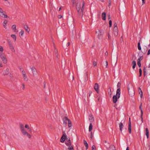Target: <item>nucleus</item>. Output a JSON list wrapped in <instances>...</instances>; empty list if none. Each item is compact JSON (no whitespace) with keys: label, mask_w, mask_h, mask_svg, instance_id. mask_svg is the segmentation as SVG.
Returning <instances> with one entry per match:
<instances>
[{"label":"nucleus","mask_w":150,"mask_h":150,"mask_svg":"<svg viewBox=\"0 0 150 150\" xmlns=\"http://www.w3.org/2000/svg\"><path fill=\"white\" fill-rule=\"evenodd\" d=\"M85 2L84 1H83L82 6L81 8L80 6V3L79 1L76 4V8L78 14L79 16H81V17L83 16V12L84 11L83 6L85 5Z\"/></svg>","instance_id":"nucleus-1"},{"label":"nucleus","mask_w":150,"mask_h":150,"mask_svg":"<svg viewBox=\"0 0 150 150\" xmlns=\"http://www.w3.org/2000/svg\"><path fill=\"white\" fill-rule=\"evenodd\" d=\"M19 127L23 135H26L29 138H30L32 136L28 133L25 130L24 128V126L21 123L19 125Z\"/></svg>","instance_id":"nucleus-2"},{"label":"nucleus","mask_w":150,"mask_h":150,"mask_svg":"<svg viewBox=\"0 0 150 150\" xmlns=\"http://www.w3.org/2000/svg\"><path fill=\"white\" fill-rule=\"evenodd\" d=\"M121 92L120 91V89H117L116 91V93L115 95H114L113 97V102L115 103L117 101L118 99H119L120 97Z\"/></svg>","instance_id":"nucleus-3"},{"label":"nucleus","mask_w":150,"mask_h":150,"mask_svg":"<svg viewBox=\"0 0 150 150\" xmlns=\"http://www.w3.org/2000/svg\"><path fill=\"white\" fill-rule=\"evenodd\" d=\"M128 89L129 95L131 96H133L135 94V91L133 86L132 84L129 85Z\"/></svg>","instance_id":"nucleus-4"},{"label":"nucleus","mask_w":150,"mask_h":150,"mask_svg":"<svg viewBox=\"0 0 150 150\" xmlns=\"http://www.w3.org/2000/svg\"><path fill=\"white\" fill-rule=\"evenodd\" d=\"M0 58L1 59L3 63L6 64L7 63V59L6 55L4 53L0 52Z\"/></svg>","instance_id":"nucleus-5"},{"label":"nucleus","mask_w":150,"mask_h":150,"mask_svg":"<svg viewBox=\"0 0 150 150\" xmlns=\"http://www.w3.org/2000/svg\"><path fill=\"white\" fill-rule=\"evenodd\" d=\"M118 28L117 26V24L115 23L114 25L113 34L115 36H117L118 34Z\"/></svg>","instance_id":"nucleus-6"},{"label":"nucleus","mask_w":150,"mask_h":150,"mask_svg":"<svg viewBox=\"0 0 150 150\" xmlns=\"http://www.w3.org/2000/svg\"><path fill=\"white\" fill-rule=\"evenodd\" d=\"M0 16L3 18H6L7 17L6 13L0 7Z\"/></svg>","instance_id":"nucleus-7"},{"label":"nucleus","mask_w":150,"mask_h":150,"mask_svg":"<svg viewBox=\"0 0 150 150\" xmlns=\"http://www.w3.org/2000/svg\"><path fill=\"white\" fill-rule=\"evenodd\" d=\"M22 74L23 75V80L25 81H28V79L26 76V72L23 70L22 71Z\"/></svg>","instance_id":"nucleus-8"},{"label":"nucleus","mask_w":150,"mask_h":150,"mask_svg":"<svg viewBox=\"0 0 150 150\" xmlns=\"http://www.w3.org/2000/svg\"><path fill=\"white\" fill-rule=\"evenodd\" d=\"M96 33L98 37L100 38L102 35L103 31L101 30L97 29L96 31Z\"/></svg>","instance_id":"nucleus-9"},{"label":"nucleus","mask_w":150,"mask_h":150,"mask_svg":"<svg viewBox=\"0 0 150 150\" xmlns=\"http://www.w3.org/2000/svg\"><path fill=\"white\" fill-rule=\"evenodd\" d=\"M30 69L32 71L33 76H35L36 75L37 73V71L35 67H31Z\"/></svg>","instance_id":"nucleus-10"},{"label":"nucleus","mask_w":150,"mask_h":150,"mask_svg":"<svg viewBox=\"0 0 150 150\" xmlns=\"http://www.w3.org/2000/svg\"><path fill=\"white\" fill-rule=\"evenodd\" d=\"M63 133V134L60 140L61 142L62 143H63L64 142L65 140H66V139H67V136L64 132Z\"/></svg>","instance_id":"nucleus-11"},{"label":"nucleus","mask_w":150,"mask_h":150,"mask_svg":"<svg viewBox=\"0 0 150 150\" xmlns=\"http://www.w3.org/2000/svg\"><path fill=\"white\" fill-rule=\"evenodd\" d=\"M8 43L9 47V48L13 52H15V50L12 42L10 41H8Z\"/></svg>","instance_id":"nucleus-12"},{"label":"nucleus","mask_w":150,"mask_h":150,"mask_svg":"<svg viewBox=\"0 0 150 150\" xmlns=\"http://www.w3.org/2000/svg\"><path fill=\"white\" fill-rule=\"evenodd\" d=\"M88 119L91 122H92L94 121V117L92 114H91L89 115Z\"/></svg>","instance_id":"nucleus-13"},{"label":"nucleus","mask_w":150,"mask_h":150,"mask_svg":"<svg viewBox=\"0 0 150 150\" xmlns=\"http://www.w3.org/2000/svg\"><path fill=\"white\" fill-rule=\"evenodd\" d=\"M94 89L97 93H99V86L98 83H95L94 86Z\"/></svg>","instance_id":"nucleus-14"},{"label":"nucleus","mask_w":150,"mask_h":150,"mask_svg":"<svg viewBox=\"0 0 150 150\" xmlns=\"http://www.w3.org/2000/svg\"><path fill=\"white\" fill-rule=\"evenodd\" d=\"M70 120L67 117L65 116L63 119V124H64L65 125H66L67 123L69 122V121Z\"/></svg>","instance_id":"nucleus-15"},{"label":"nucleus","mask_w":150,"mask_h":150,"mask_svg":"<svg viewBox=\"0 0 150 150\" xmlns=\"http://www.w3.org/2000/svg\"><path fill=\"white\" fill-rule=\"evenodd\" d=\"M65 144L67 146L72 145L70 139H68L67 138L66 139Z\"/></svg>","instance_id":"nucleus-16"},{"label":"nucleus","mask_w":150,"mask_h":150,"mask_svg":"<svg viewBox=\"0 0 150 150\" xmlns=\"http://www.w3.org/2000/svg\"><path fill=\"white\" fill-rule=\"evenodd\" d=\"M9 69L8 68H6V69L3 71V74L4 76L8 75L9 73Z\"/></svg>","instance_id":"nucleus-17"},{"label":"nucleus","mask_w":150,"mask_h":150,"mask_svg":"<svg viewBox=\"0 0 150 150\" xmlns=\"http://www.w3.org/2000/svg\"><path fill=\"white\" fill-rule=\"evenodd\" d=\"M128 130L130 134L131 133V124L130 121V118H129V127H128Z\"/></svg>","instance_id":"nucleus-18"},{"label":"nucleus","mask_w":150,"mask_h":150,"mask_svg":"<svg viewBox=\"0 0 150 150\" xmlns=\"http://www.w3.org/2000/svg\"><path fill=\"white\" fill-rule=\"evenodd\" d=\"M108 150H115V148L113 145H110L109 148H108Z\"/></svg>","instance_id":"nucleus-19"},{"label":"nucleus","mask_w":150,"mask_h":150,"mask_svg":"<svg viewBox=\"0 0 150 150\" xmlns=\"http://www.w3.org/2000/svg\"><path fill=\"white\" fill-rule=\"evenodd\" d=\"M24 28L27 33H29V32L30 31V29L27 25H24Z\"/></svg>","instance_id":"nucleus-20"},{"label":"nucleus","mask_w":150,"mask_h":150,"mask_svg":"<svg viewBox=\"0 0 150 150\" xmlns=\"http://www.w3.org/2000/svg\"><path fill=\"white\" fill-rule=\"evenodd\" d=\"M24 33V31L23 30H21L19 33V36L20 38H21L23 36V35Z\"/></svg>","instance_id":"nucleus-21"},{"label":"nucleus","mask_w":150,"mask_h":150,"mask_svg":"<svg viewBox=\"0 0 150 150\" xmlns=\"http://www.w3.org/2000/svg\"><path fill=\"white\" fill-rule=\"evenodd\" d=\"M106 14L105 12H103L102 14V18L103 20H106Z\"/></svg>","instance_id":"nucleus-22"},{"label":"nucleus","mask_w":150,"mask_h":150,"mask_svg":"<svg viewBox=\"0 0 150 150\" xmlns=\"http://www.w3.org/2000/svg\"><path fill=\"white\" fill-rule=\"evenodd\" d=\"M12 29L13 30V31L15 32H17V31H16V25H13L12 26Z\"/></svg>","instance_id":"nucleus-23"},{"label":"nucleus","mask_w":150,"mask_h":150,"mask_svg":"<svg viewBox=\"0 0 150 150\" xmlns=\"http://www.w3.org/2000/svg\"><path fill=\"white\" fill-rule=\"evenodd\" d=\"M7 21L6 20H5L3 22V26L4 27V28L6 29L7 28L6 24L7 23Z\"/></svg>","instance_id":"nucleus-24"},{"label":"nucleus","mask_w":150,"mask_h":150,"mask_svg":"<svg viewBox=\"0 0 150 150\" xmlns=\"http://www.w3.org/2000/svg\"><path fill=\"white\" fill-rule=\"evenodd\" d=\"M119 126L120 130L121 132H122V129L123 127V124L122 122H120L119 124Z\"/></svg>","instance_id":"nucleus-25"},{"label":"nucleus","mask_w":150,"mask_h":150,"mask_svg":"<svg viewBox=\"0 0 150 150\" xmlns=\"http://www.w3.org/2000/svg\"><path fill=\"white\" fill-rule=\"evenodd\" d=\"M25 128L28 129V131L29 132H31V129L29 127V126L28 125V124L25 125Z\"/></svg>","instance_id":"nucleus-26"},{"label":"nucleus","mask_w":150,"mask_h":150,"mask_svg":"<svg viewBox=\"0 0 150 150\" xmlns=\"http://www.w3.org/2000/svg\"><path fill=\"white\" fill-rule=\"evenodd\" d=\"M84 145L86 147V149H87L88 148V145L86 141L85 140H83Z\"/></svg>","instance_id":"nucleus-27"},{"label":"nucleus","mask_w":150,"mask_h":150,"mask_svg":"<svg viewBox=\"0 0 150 150\" xmlns=\"http://www.w3.org/2000/svg\"><path fill=\"white\" fill-rule=\"evenodd\" d=\"M11 37L15 41L16 40V36L14 34H12L11 35Z\"/></svg>","instance_id":"nucleus-28"},{"label":"nucleus","mask_w":150,"mask_h":150,"mask_svg":"<svg viewBox=\"0 0 150 150\" xmlns=\"http://www.w3.org/2000/svg\"><path fill=\"white\" fill-rule=\"evenodd\" d=\"M93 128V125L91 123H90L89 125V132H91Z\"/></svg>","instance_id":"nucleus-29"},{"label":"nucleus","mask_w":150,"mask_h":150,"mask_svg":"<svg viewBox=\"0 0 150 150\" xmlns=\"http://www.w3.org/2000/svg\"><path fill=\"white\" fill-rule=\"evenodd\" d=\"M68 150H74V148L72 145L68 146Z\"/></svg>","instance_id":"nucleus-30"},{"label":"nucleus","mask_w":150,"mask_h":150,"mask_svg":"<svg viewBox=\"0 0 150 150\" xmlns=\"http://www.w3.org/2000/svg\"><path fill=\"white\" fill-rule=\"evenodd\" d=\"M132 68L134 69L136 65V62L135 61H133L132 62Z\"/></svg>","instance_id":"nucleus-31"},{"label":"nucleus","mask_w":150,"mask_h":150,"mask_svg":"<svg viewBox=\"0 0 150 150\" xmlns=\"http://www.w3.org/2000/svg\"><path fill=\"white\" fill-rule=\"evenodd\" d=\"M141 118L142 122V123H143V117H142L143 111H142V109H141Z\"/></svg>","instance_id":"nucleus-32"},{"label":"nucleus","mask_w":150,"mask_h":150,"mask_svg":"<svg viewBox=\"0 0 150 150\" xmlns=\"http://www.w3.org/2000/svg\"><path fill=\"white\" fill-rule=\"evenodd\" d=\"M121 86V83L120 82H118L117 85V87L118 88L117 89H120V86Z\"/></svg>","instance_id":"nucleus-33"},{"label":"nucleus","mask_w":150,"mask_h":150,"mask_svg":"<svg viewBox=\"0 0 150 150\" xmlns=\"http://www.w3.org/2000/svg\"><path fill=\"white\" fill-rule=\"evenodd\" d=\"M68 123V127H71L72 126V124H71V121L70 120V121H69V122Z\"/></svg>","instance_id":"nucleus-34"},{"label":"nucleus","mask_w":150,"mask_h":150,"mask_svg":"<svg viewBox=\"0 0 150 150\" xmlns=\"http://www.w3.org/2000/svg\"><path fill=\"white\" fill-rule=\"evenodd\" d=\"M4 50L3 47L0 45V52H2L4 51Z\"/></svg>","instance_id":"nucleus-35"},{"label":"nucleus","mask_w":150,"mask_h":150,"mask_svg":"<svg viewBox=\"0 0 150 150\" xmlns=\"http://www.w3.org/2000/svg\"><path fill=\"white\" fill-rule=\"evenodd\" d=\"M138 50H140L141 49V48L140 45V42H138Z\"/></svg>","instance_id":"nucleus-36"},{"label":"nucleus","mask_w":150,"mask_h":150,"mask_svg":"<svg viewBox=\"0 0 150 150\" xmlns=\"http://www.w3.org/2000/svg\"><path fill=\"white\" fill-rule=\"evenodd\" d=\"M146 135L149 134V131L147 128H146Z\"/></svg>","instance_id":"nucleus-37"},{"label":"nucleus","mask_w":150,"mask_h":150,"mask_svg":"<svg viewBox=\"0 0 150 150\" xmlns=\"http://www.w3.org/2000/svg\"><path fill=\"white\" fill-rule=\"evenodd\" d=\"M97 64V63L96 62H93V65L94 67L96 66Z\"/></svg>","instance_id":"nucleus-38"},{"label":"nucleus","mask_w":150,"mask_h":150,"mask_svg":"<svg viewBox=\"0 0 150 150\" xmlns=\"http://www.w3.org/2000/svg\"><path fill=\"white\" fill-rule=\"evenodd\" d=\"M139 76H141L142 74V70L141 69H139Z\"/></svg>","instance_id":"nucleus-39"},{"label":"nucleus","mask_w":150,"mask_h":150,"mask_svg":"<svg viewBox=\"0 0 150 150\" xmlns=\"http://www.w3.org/2000/svg\"><path fill=\"white\" fill-rule=\"evenodd\" d=\"M139 94H140V97H141V98H142V91H139Z\"/></svg>","instance_id":"nucleus-40"},{"label":"nucleus","mask_w":150,"mask_h":150,"mask_svg":"<svg viewBox=\"0 0 150 150\" xmlns=\"http://www.w3.org/2000/svg\"><path fill=\"white\" fill-rule=\"evenodd\" d=\"M92 150H96V147L94 145H93L92 147Z\"/></svg>","instance_id":"nucleus-41"},{"label":"nucleus","mask_w":150,"mask_h":150,"mask_svg":"<svg viewBox=\"0 0 150 150\" xmlns=\"http://www.w3.org/2000/svg\"><path fill=\"white\" fill-rule=\"evenodd\" d=\"M137 64L139 67H141V64L140 62H139V61H137Z\"/></svg>","instance_id":"nucleus-42"},{"label":"nucleus","mask_w":150,"mask_h":150,"mask_svg":"<svg viewBox=\"0 0 150 150\" xmlns=\"http://www.w3.org/2000/svg\"><path fill=\"white\" fill-rule=\"evenodd\" d=\"M109 27H111L112 26V22L111 20H110L109 21Z\"/></svg>","instance_id":"nucleus-43"},{"label":"nucleus","mask_w":150,"mask_h":150,"mask_svg":"<svg viewBox=\"0 0 150 150\" xmlns=\"http://www.w3.org/2000/svg\"><path fill=\"white\" fill-rule=\"evenodd\" d=\"M142 58H143V57H141L139 58L138 59L137 61H139V62H140V61L142 60Z\"/></svg>","instance_id":"nucleus-44"},{"label":"nucleus","mask_w":150,"mask_h":150,"mask_svg":"<svg viewBox=\"0 0 150 150\" xmlns=\"http://www.w3.org/2000/svg\"><path fill=\"white\" fill-rule=\"evenodd\" d=\"M62 17V16L61 15H59L58 16V18L59 19H60Z\"/></svg>","instance_id":"nucleus-45"},{"label":"nucleus","mask_w":150,"mask_h":150,"mask_svg":"<svg viewBox=\"0 0 150 150\" xmlns=\"http://www.w3.org/2000/svg\"><path fill=\"white\" fill-rule=\"evenodd\" d=\"M110 88V92H108V94L110 96H111V94H112L111 91V89Z\"/></svg>","instance_id":"nucleus-46"},{"label":"nucleus","mask_w":150,"mask_h":150,"mask_svg":"<svg viewBox=\"0 0 150 150\" xmlns=\"http://www.w3.org/2000/svg\"><path fill=\"white\" fill-rule=\"evenodd\" d=\"M3 67V65L1 62H0V67Z\"/></svg>","instance_id":"nucleus-47"},{"label":"nucleus","mask_w":150,"mask_h":150,"mask_svg":"<svg viewBox=\"0 0 150 150\" xmlns=\"http://www.w3.org/2000/svg\"><path fill=\"white\" fill-rule=\"evenodd\" d=\"M93 137V136L92 133V132H91V135H90V138H92Z\"/></svg>","instance_id":"nucleus-48"},{"label":"nucleus","mask_w":150,"mask_h":150,"mask_svg":"<svg viewBox=\"0 0 150 150\" xmlns=\"http://www.w3.org/2000/svg\"><path fill=\"white\" fill-rule=\"evenodd\" d=\"M108 64V62L107 61H106V64H105V65H106V68H107V67Z\"/></svg>","instance_id":"nucleus-49"},{"label":"nucleus","mask_w":150,"mask_h":150,"mask_svg":"<svg viewBox=\"0 0 150 150\" xmlns=\"http://www.w3.org/2000/svg\"><path fill=\"white\" fill-rule=\"evenodd\" d=\"M150 54V49H149L148 51L147 55H149Z\"/></svg>","instance_id":"nucleus-50"},{"label":"nucleus","mask_w":150,"mask_h":150,"mask_svg":"<svg viewBox=\"0 0 150 150\" xmlns=\"http://www.w3.org/2000/svg\"><path fill=\"white\" fill-rule=\"evenodd\" d=\"M89 96L90 97L91 96V94L92 93V91H90L89 92Z\"/></svg>","instance_id":"nucleus-51"},{"label":"nucleus","mask_w":150,"mask_h":150,"mask_svg":"<svg viewBox=\"0 0 150 150\" xmlns=\"http://www.w3.org/2000/svg\"><path fill=\"white\" fill-rule=\"evenodd\" d=\"M105 55L106 56H108V53L107 52H106L105 53Z\"/></svg>","instance_id":"nucleus-52"},{"label":"nucleus","mask_w":150,"mask_h":150,"mask_svg":"<svg viewBox=\"0 0 150 150\" xmlns=\"http://www.w3.org/2000/svg\"><path fill=\"white\" fill-rule=\"evenodd\" d=\"M111 38V36L109 34H108V38L109 39H110Z\"/></svg>","instance_id":"nucleus-53"},{"label":"nucleus","mask_w":150,"mask_h":150,"mask_svg":"<svg viewBox=\"0 0 150 150\" xmlns=\"http://www.w3.org/2000/svg\"><path fill=\"white\" fill-rule=\"evenodd\" d=\"M67 45H68L67 46H68L69 45H70V42H68L67 43Z\"/></svg>","instance_id":"nucleus-54"},{"label":"nucleus","mask_w":150,"mask_h":150,"mask_svg":"<svg viewBox=\"0 0 150 150\" xmlns=\"http://www.w3.org/2000/svg\"><path fill=\"white\" fill-rule=\"evenodd\" d=\"M146 135V136H147V138H148V139L149 138V134H148V135Z\"/></svg>","instance_id":"nucleus-55"},{"label":"nucleus","mask_w":150,"mask_h":150,"mask_svg":"<svg viewBox=\"0 0 150 150\" xmlns=\"http://www.w3.org/2000/svg\"><path fill=\"white\" fill-rule=\"evenodd\" d=\"M126 150H129V147H128L127 148Z\"/></svg>","instance_id":"nucleus-56"},{"label":"nucleus","mask_w":150,"mask_h":150,"mask_svg":"<svg viewBox=\"0 0 150 150\" xmlns=\"http://www.w3.org/2000/svg\"><path fill=\"white\" fill-rule=\"evenodd\" d=\"M108 18L109 19H110V15L108 16Z\"/></svg>","instance_id":"nucleus-57"},{"label":"nucleus","mask_w":150,"mask_h":150,"mask_svg":"<svg viewBox=\"0 0 150 150\" xmlns=\"http://www.w3.org/2000/svg\"><path fill=\"white\" fill-rule=\"evenodd\" d=\"M139 91H142L140 88H139Z\"/></svg>","instance_id":"nucleus-58"},{"label":"nucleus","mask_w":150,"mask_h":150,"mask_svg":"<svg viewBox=\"0 0 150 150\" xmlns=\"http://www.w3.org/2000/svg\"><path fill=\"white\" fill-rule=\"evenodd\" d=\"M141 105H140V106L139 107L140 109L141 110V109L142 110V109L141 108Z\"/></svg>","instance_id":"nucleus-59"},{"label":"nucleus","mask_w":150,"mask_h":150,"mask_svg":"<svg viewBox=\"0 0 150 150\" xmlns=\"http://www.w3.org/2000/svg\"><path fill=\"white\" fill-rule=\"evenodd\" d=\"M142 3H143V4H144L145 3L144 1H142Z\"/></svg>","instance_id":"nucleus-60"},{"label":"nucleus","mask_w":150,"mask_h":150,"mask_svg":"<svg viewBox=\"0 0 150 150\" xmlns=\"http://www.w3.org/2000/svg\"><path fill=\"white\" fill-rule=\"evenodd\" d=\"M61 7H60L59 8V11H60L61 10Z\"/></svg>","instance_id":"nucleus-61"},{"label":"nucleus","mask_w":150,"mask_h":150,"mask_svg":"<svg viewBox=\"0 0 150 150\" xmlns=\"http://www.w3.org/2000/svg\"><path fill=\"white\" fill-rule=\"evenodd\" d=\"M148 67L149 68H150V63L149 65H148Z\"/></svg>","instance_id":"nucleus-62"},{"label":"nucleus","mask_w":150,"mask_h":150,"mask_svg":"<svg viewBox=\"0 0 150 150\" xmlns=\"http://www.w3.org/2000/svg\"><path fill=\"white\" fill-rule=\"evenodd\" d=\"M100 100V98L99 97V98H98V100Z\"/></svg>","instance_id":"nucleus-63"},{"label":"nucleus","mask_w":150,"mask_h":150,"mask_svg":"<svg viewBox=\"0 0 150 150\" xmlns=\"http://www.w3.org/2000/svg\"><path fill=\"white\" fill-rule=\"evenodd\" d=\"M23 87H24V84H23Z\"/></svg>","instance_id":"nucleus-64"}]
</instances>
